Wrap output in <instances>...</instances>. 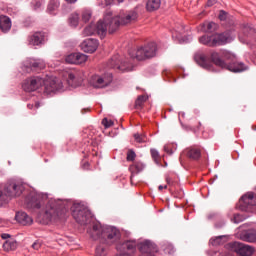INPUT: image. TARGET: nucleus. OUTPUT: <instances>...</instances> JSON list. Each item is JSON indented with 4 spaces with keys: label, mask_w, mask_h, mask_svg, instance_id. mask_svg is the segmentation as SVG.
<instances>
[{
    "label": "nucleus",
    "mask_w": 256,
    "mask_h": 256,
    "mask_svg": "<svg viewBox=\"0 0 256 256\" xmlns=\"http://www.w3.org/2000/svg\"><path fill=\"white\" fill-rule=\"evenodd\" d=\"M71 209L72 216L79 225H89L91 219H93V214L91 210L83 204H71L67 200H53L48 201L46 210L44 213L45 223L51 221H56V219H61L65 213Z\"/></svg>",
    "instance_id": "f257e3e1"
},
{
    "label": "nucleus",
    "mask_w": 256,
    "mask_h": 256,
    "mask_svg": "<svg viewBox=\"0 0 256 256\" xmlns=\"http://www.w3.org/2000/svg\"><path fill=\"white\" fill-rule=\"evenodd\" d=\"M194 59L203 69H211L213 64L221 69H227L232 73H241L247 71V66L242 62H237V57L227 50H220L219 52L212 50L209 55L205 53H197Z\"/></svg>",
    "instance_id": "f03ea898"
},
{
    "label": "nucleus",
    "mask_w": 256,
    "mask_h": 256,
    "mask_svg": "<svg viewBox=\"0 0 256 256\" xmlns=\"http://www.w3.org/2000/svg\"><path fill=\"white\" fill-rule=\"evenodd\" d=\"M40 87H44V93L49 95L51 93H55V91L62 89L63 84L59 81V78L50 77L46 80H43L39 76H34L31 78H27L23 84L22 89L27 93H31L33 91H37Z\"/></svg>",
    "instance_id": "7ed1b4c3"
},
{
    "label": "nucleus",
    "mask_w": 256,
    "mask_h": 256,
    "mask_svg": "<svg viewBox=\"0 0 256 256\" xmlns=\"http://www.w3.org/2000/svg\"><path fill=\"white\" fill-rule=\"evenodd\" d=\"M90 236L92 239H100L102 243L107 245H113V243H119L121 240V232L119 229L113 226L103 227L100 224H94L92 230H90Z\"/></svg>",
    "instance_id": "20e7f679"
},
{
    "label": "nucleus",
    "mask_w": 256,
    "mask_h": 256,
    "mask_svg": "<svg viewBox=\"0 0 256 256\" xmlns=\"http://www.w3.org/2000/svg\"><path fill=\"white\" fill-rule=\"evenodd\" d=\"M111 15V13H108L104 17V20L108 23V32L110 34L115 33L120 25H131V23H137V19H139V13L135 10L128 11L115 17H111Z\"/></svg>",
    "instance_id": "39448f33"
},
{
    "label": "nucleus",
    "mask_w": 256,
    "mask_h": 256,
    "mask_svg": "<svg viewBox=\"0 0 256 256\" xmlns=\"http://www.w3.org/2000/svg\"><path fill=\"white\" fill-rule=\"evenodd\" d=\"M157 55V44L150 42L145 46L138 48L135 52L130 53L132 59L137 61H145V59H153Z\"/></svg>",
    "instance_id": "423d86ee"
},
{
    "label": "nucleus",
    "mask_w": 256,
    "mask_h": 256,
    "mask_svg": "<svg viewBox=\"0 0 256 256\" xmlns=\"http://www.w3.org/2000/svg\"><path fill=\"white\" fill-rule=\"evenodd\" d=\"M62 84V88L58 89V91H62L67 87H71L72 89H77V87H81L83 85V77L80 73L77 72H65L63 74V81L58 79Z\"/></svg>",
    "instance_id": "0eeeda50"
},
{
    "label": "nucleus",
    "mask_w": 256,
    "mask_h": 256,
    "mask_svg": "<svg viewBox=\"0 0 256 256\" xmlns=\"http://www.w3.org/2000/svg\"><path fill=\"white\" fill-rule=\"evenodd\" d=\"M108 69H114L118 72L133 71V63L129 58L121 59L120 55H115L107 64Z\"/></svg>",
    "instance_id": "6e6552de"
},
{
    "label": "nucleus",
    "mask_w": 256,
    "mask_h": 256,
    "mask_svg": "<svg viewBox=\"0 0 256 256\" xmlns=\"http://www.w3.org/2000/svg\"><path fill=\"white\" fill-rule=\"evenodd\" d=\"M23 191H25V186L22 183L12 182L4 188V191L0 190V201H7L9 197H19Z\"/></svg>",
    "instance_id": "1a4fd4ad"
},
{
    "label": "nucleus",
    "mask_w": 256,
    "mask_h": 256,
    "mask_svg": "<svg viewBox=\"0 0 256 256\" xmlns=\"http://www.w3.org/2000/svg\"><path fill=\"white\" fill-rule=\"evenodd\" d=\"M109 31V23L104 19L103 21H98V23L91 24L84 29V35H99L101 39L107 35Z\"/></svg>",
    "instance_id": "9d476101"
},
{
    "label": "nucleus",
    "mask_w": 256,
    "mask_h": 256,
    "mask_svg": "<svg viewBox=\"0 0 256 256\" xmlns=\"http://www.w3.org/2000/svg\"><path fill=\"white\" fill-rule=\"evenodd\" d=\"M45 199H47L46 195L37 192H31L26 197V206L29 209H41Z\"/></svg>",
    "instance_id": "9b49d317"
},
{
    "label": "nucleus",
    "mask_w": 256,
    "mask_h": 256,
    "mask_svg": "<svg viewBox=\"0 0 256 256\" xmlns=\"http://www.w3.org/2000/svg\"><path fill=\"white\" fill-rule=\"evenodd\" d=\"M111 81H113V75L104 74L102 76L94 75L90 79V85H93L96 89H103L107 87Z\"/></svg>",
    "instance_id": "f8f14e48"
},
{
    "label": "nucleus",
    "mask_w": 256,
    "mask_h": 256,
    "mask_svg": "<svg viewBox=\"0 0 256 256\" xmlns=\"http://www.w3.org/2000/svg\"><path fill=\"white\" fill-rule=\"evenodd\" d=\"M140 256H159V250L155 243L146 240L139 246Z\"/></svg>",
    "instance_id": "ddd939ff"
},
{
    "label": "nucleus",
    "mask_w": 256,
    "mask_h": 256,
    "mask_svg": "<svg viewBox=\"0 0 256 256\" xmlns=\"http://www.w3.org/2000/svg\"><path fill=\"white\" fill-rule=\"evenodd\" d=\"M256 205V194L253 192L247 193L240 199L241 211H251V207Z\"/></svg>",
    "instance_id": "4468645a"
},
{
    "label": "nucleus",
    "mask_w": 256,
    "mask_h": 256,
    "mask_svg": "<svg viewBox=\"0 0 256 256\" xmlns=\"http://www.w3.org/2000/svg\"><path fill=\"white\" fill-rule=\"evenodd\" d=\"M230 247L232 251H235L236 253H238V255H241V256L253 255V251H254L253 247L249 245H245L241 242H233L230 244Z\"/></svg>",
    "instance_id": "2eb2a0df"
},
{
    "label": "nucleus",
    "mask_w": 256,
    "mask_h": 256,
    "mask_svg": "<svg viewBox=\"0 0 256 256\" xmlns=\"http://www.w3.org/2000/svg\"><path fill=\"white\" fill-rule=\"evenodd\" d=\"M99 47V42L97 39L89 38L83 41L81 44V49L84 53H95Z\"/></svg>",
    "instance_id": "dca6fc26"
},
{
    "label": "nucleus",
    "mask_w": 256,
    "mask_h": 256,
    "mask_svg": "<svg viewBox=\"0 0 256 256\" xmlns=\"http://www.w3.org/2000/svg\"><path fill=\"white\" fill-rule=\"evenodd\" d=\"M15 219L20 225H31L33 223V218L28 216L25 212L16 213Z\"/></svg>",
    "instance_id": "f3484780"
},
{
    "label": "nucleus",
    "mask_w": 256,
    "mask_h": 256,
    "mask_svg": "<svg viewBox=\"0 0 256 256\" xmlns=\"http://www.w3.org/2000/svg\"><path fill=\"white\" fill-rule=\"evenodd\" d=\"M11 18L8 16H0V29L2 33H8V31H11Z\"/></svg>",
    "instance_id": "a211bd4d"
},
{
    "label": "nucleus",
    "mask_w": 256,
    "mask_h": 256,
    "mask_svg": "<svg viewBox=\"0 0 256 256\" xmlns=\"http://www.w3.org/2000/svg\"><path fill=\"white\" fill-rule=\"evenodd\" d=\"M229 32H224L222 34H216L214 36V47H217V45H225L229 41Z\"/></svg>",
    "instance_id": "6ab92c4d"
},
{
    "label": "nucleus",
    "mask_w": 256,
    "mask_h": 256,
    "mask_svg": "<svg viewBox=\"0 0 256 256\" xmlns=\"http://www.w3.org/2000/svg\"><path fill=\"white\" fill-rule=\"evenodd\" d=\"M27 67H29L31 71H41L42 69H45L46 64L43 60H32Z\"/></svg>",
    "instance_id": "aec40b11"
},
{
    "label": "nucleus",
    "mask_w": 256,
    "mask_h": 256,
    "mask_svg": "<svg viewBox=\"0 0 256 256\" xmlns=\"http://www.w3.org/2000/svg\"><path fill=\"white\" fill-rule=\"evenodd\" d=\"M44 35L41 32H36L29 37L28 41L30 45H41L43 43Z\"/></svg>",
    "instance_id": "412c9836"
},
{
    "label": "nucleus",
    "mask_w": 256,
    "mask_h": 256,
    "mask_svg": "<svg viewBox=\"0 0 256 256\" xmlns=\"http://www.w3.org/2000/svg\"><path fill=\"white\" fill-rule=\"evenodd\" d=\"M17 247H19V243H17L14 239L6 240L3 244V249L7 253H9L10 251H16Z\"/></svg>",
    "instance_id": "4be33fe9"
},
{
    "label": "nucleus",
    "mask_w": 256,
    "mask_h": 256,
    "mask_svg": "<svg viewBox=\"0 0 256 256\" xmlns=\"http://www.w3.org/2000/svg\"><path fill=\"white\" fill-rule=\"evenodd\" d=\"M184 154L187 155L189 159H193L194 161H196L197 159H199V157H201V150L196 148H188L184 151Z\"/></svg>",
    "instance_id": "5701e85b"
},
{
    "label": "nucleus",
    "mask_w": 256,
    "mask_h": 256,
    "mask_svg": "<svg viewBox=\"0 0 256 256\" xmlns=\"http://www.w3.org/2000/svg\"><path fill=\"white\" fill-rule=\"evenodd\" d=\"M199 43L202 45H207L208 47H215L214 36H201L199 38Z\"/></svg>",
    "instance_id": "b1692460"
},
{
    "label": "nucleus",
    "mask_w": 256,
    "mask_h": 256,
    "mask_svg": "<svg viewBox=\"0 0 256 256\" xmlns=\"http://www.w3.org/2000/svg\"><path fill=\"white\" fill-rule=\"evenodd\" d=\"M161 7V0H148L146 3L147 11H157Z\"/></svg>",
    "instance_id": "393cba45"
},
{
    "label": "nucleus",
    "mask_w": 256,
    "mask_h": 256,
    "mask_svg": "<svg viewBox=\"0 0 256 256\" xmlns=\"http://www.w3.org/2000/svg\"><path fill=\"white\" fill-rule=\"evenodd\" d=\"M242 239H243V241H247L248 243H255V241H256L255 230H249V231L245 232L242 235Z\"/></svg>",
    "instance_id": "a878e982"
},
{
    "label": "nucleus",
    "mask_w": 256,
    "mask_h": 256,
    "mask_svg": "<svg viewBox=\"0 0 256 256\" xmlns=\"http://www.w3.org/2000/svg\"><path fill=\"white\" fill-rule=\"evenodd\" d=\"M59 5H61L59 0H50L47 8L48 13H55L59 9Z\"/></svg>",
    "instance_id": "bb28decb"
},
{
    "label": "nucleus",
    "mask_w": 256,
    "mask_h": 256,
    "mask_svg": "<svg viewBox=\"0 0 256 256\" xmlns=\"http://www.w3.org/2000/svg\"><path fill=\"white\" fill-rule=\"evenodd\" d=\"M69 23L72 27H77L79 25V14H77V12L70 15Z\"/></svg>",
    "instance_id": "cd10ccee"
},
{
    "label": "nucleus",
    "mask_w": 256,
    "mask_h": 256,
    "mask_svg": "<svg viewBox=\"0 0 256 256\" xmlns=\"http://www.w3.org/2000/svg\"><path fill=\"white\" fill-rule=\"evenodd\" d=\"M217 27V23H206L204 24V31H206V33H213L214 31H217Z\"/></svg>",
    "instance_id": "c85d7f7f"
},
{
    "label": "nucleus",
    "mask_w": 256,
    "mask_h": 256,
    "mask_svg": "<svg viewBox=\"0 0 256 256\" xmlns=\"http://www.w3.org/2000/svg\"><path fill=\"white\" fill-rule=\"evenodd\" d=\"M145 169V165L141 162H135L134 165L131 166V171L133 173H141Z\"/></svg>",
    "instance_id": "c756f323"
},
{
    "label": "nucleus",
    "mask_w": 256,
    "mask_h": 256,
    "mask_svg": "<svg viewBox=\"0 0 256 256\" xmlns=\"http://www.w3.org/2000/svg\"><path fill=\"white\" fill-rule=\"evenodd\" d=\"M87 61V55L77 52L76 53V65H81V63H85Z\"/></svg>",
    "instance_id": "7c9ffc66"
},
{
    "label": "nucleus",
    "mask_w": 256,
    "mask_h": 256,
    "mask_svg": "<svg viewBox=\"0 0 256 256\" xmlns=\"http://www.w3.org/2000/svg\"><path fill=\"white\" fill-rule=\"evenodd\" d=\"M147 101V97L144 95H140L138 96L136 102H135V107L137 109H141V107H143V103H145Z\"/></svg>",
    "instance_id": "2f4dec72"
},
{
    "label": "nucleus",
    "mask_w": 256,
    "mask_h": 256,
    "mask_svg": "<svg viewBox=\"0 0 256 256\" xmlns=\"http://www.w3.org/2000/svg\"><path fill=\"white\" fill-rule=\"evenodd\" d=\"M96 255L97 256H105L107 255V247H105V245H98L96 247Z\"/></svg>",
    "instance_id": "473e14b6"
},
{
    "label": "nucleus",
    "mask_w": 256,
    "mask_h": 256,
    "mask_svg": "<svg viewBox=\"0 0 256 256\" xmlns=\"http://www.w3.org/2000/svg\"><path fill=\"white\" fill-rule=\"evenodd\" d=\"M150 153H151V157H152L153 161H155V163H157V165H159V162L161 161V156L159 155V151H157L155 149H151Z\"/></svg>",
    "instance_id": "72a5a7b5"
},
{
    "label": "nucleus",
    "mask_w": 256,
    "mask_h": 256,
    "mask_svg": "<svg viewBox=\"0 0 256 256\" xmlns=\"http://www.w3.org/2000/svg\"><path fill=\"white\" fill-rule=\"evenodd\" d=\"M76 57H77V53H72V54L66 56L65 61H66V63L76 65Z\"/></svg>",
    "instance_id": "f704fd0d"
},
{
    "label": "nucleus",
    "mask_w": 256,
    "mask_h": 256,
    "mask_svg": "<svg viewBox=\"0 0 256 256\" xmlns=\"http://www.w3.org/2000/svg\"><path fill=\"white\" fill-rule=\"evenodd\" d=\"M134 139L136 143H145V141H147V136L143 134H134Z\"/></svg>",
    "instance_id": "c9c22d12"
},
{
    "label": "nucleus",
    "mask_w": 256,
    "mask_h": 256,
    "mask_svg": "<svg viewBox=\"0 0 256 256\" xmlns=\"http://www.w3.org/2000/svg\"><path fill=\"white\" fill-rule=\"evenodd\" d=\"M225 238V236H218L216 238H212L210 240L211 245L217 246V245H221V243H223V239Z\"/></svg>",
    "instance_id": "e433bc0d"
},
{
    "label": "nucleus",
    "mask_w": 256,
    "mask_h": 256,
    "mask_svg": "<svg viewBox=\"0 0 256 256\" xmlns=\"http://www.w3.org/2000/svg\"><path fill=\"white\" fill-rule=\"evenodd\" d=\"M232 221L233 223H241V221H245V217L241 214H234Z\"/></svg>",
    "instance_id": "4c0bfd02"
},
{
    "label": "nucleus",
    "mask_w": 256,
    "mask_h": 256,
    "mask_svg": "<svg viewBox=\"0 0 256 256\" xmlns=\"http://www.w3.org/2000/svg\"><path fill=\"white\" fill-rule=\"evenodd\" d=\"M89 19H91V11L86 10L82 13V21H84V23H87Z\"/></svg>",
    "instance_id": "58836bf2"
},
{
    "label": "nucleus",
    "mask_w": 256,
    "mask_h": 256,
    "mask_svg": "<svg viewBox=\"0 0 256 256\" xmlns=\"http://www.w3.org/2000/svg\"><path fill=\"white\" fill-rule=\"evenodd\" d=\"M102 125H104L105 129H109V127H113L114 122H113V120H109L107 118H104L102 120Z\"/></svg>",
    "instance_id": "ea45409f"
},
{
    "label": "nucleus",
    "mask_w": 256,
    "mask_h": 256,
    "mask_svg": "<svg viewBox=\"0 0 256 256\" xmlns=\"http://www.w3.org/2000/svg\"><path fill=\"white\" fill-rule=\"evenodd\" d=\"M41 247H43V242L41 240H36L32 244V249H34V251H39V249H41Z\"/></svg>",
    "instance_id": "a19ab883"
},
{
    "label": "nucleus",
    "mask_w": 256,
    "mask_h": 256,
    "mask_svg": "<svg viewBox=\"0 0 256 256\" xmlns=\"http://www.w3.org/2000/svg\"><path fill=\"white\" fill-rule=\"evenodd\" d=\"M164 253H168V255H173V253H175V248H173V245L168 244L164 248Z\"/></svg>",
    "instance_id": "79ce46f5"
},
{
    "label": "nucleus",
    "mask_w": 256,
    "mask_h": 256,
    "mask_svg": "<svg viewBox=\"0 0 256 256\" xmlns=\"http://www.w3.org/2000/svg\"><path fill=\"white\" fill-rule=\"evenodd\" d=\"M135 157H137V155L133 150L127 152V161H135Z\"/></svg>",
    "instance_id": "37998d69"
},
{
    "label": "nucleus",
    "mask_w": 256,
    "mask_h": 256,
    "mask_svg": "<svg viewBox=\"0 0 256 256\" xmlns=\"http://www.w3.org/2000/svg\"><path fill=\"white\" fill-rule=\"evenodd\" d=\"M219 19L220 21H225L227 19V12L221 10L219 13Z\"/></svg>",
    "instance_id": "c03bdc74"
},
{
    "label": "nucleus",
    "mask_w": 256,
    "mask_h": 256,
    "mask_svg": "<svg viewBox=\"0 0 256 256\" xmlns=\"http://www.w3.org/2000/svg\"><path fill=\"white\" fill-rule=\"evenodd\" d=\"M0 237H1L2 239H11V235H10V234H7V233H2V234L0 235Z\"/></svg>",
    "instance_id": "a18cd8bd"
},
{
    "label": "nucleus",
    "mask_w": 256,
    "mask_h": 256,
    "mask_svg": "<svg viewBox=\"0 0 256 256\" xmlns=\"http://www.w3.org/2000/svg\"><path fill=\"white\" fill-rule=\"evenodd\" d=\"M217 3V0H208L207 5L208 7H213Z\"/></svg>",
    "instance_id": "49530a36"
},
{
    "label": "nucleus",
    "mask_w": 256,
    "mask_h": 256,
    "mask_svg": "<svg viewBox=\"0 0 256 256\" xmlns=\"http://www.w3.org/2000/svg\"><path fill=\"white\" fill-rule=\"evenodd\" d=\"M115 0H105V5H106V7H109V5H113V2H114Z\"/></svg>",
    "instance_id": "de8ad7c7"
},
{
    "label": "nucleus",
    "mask_w": 256,
    "mask_h": 256,
    "mask_svg": "<svg viewBox=\"0 0 256 256\" xmlns=\"http://www.w3.org/2000/svg\"><path fill=\"white\" fill-rule=\"evenodd\" d=\"M166 181H167L168 185H171V183H172L171 176H166Z\"/></svg>",
    "instance_id": "09e8293b"
},
{
    "label": "nucleus",
    "mask_w": 256,
    "mask_h": 256,
    "mask_svg": "<svg viewBox=\"0 0 256 256\" xmlns=\"http://www.w3.org/2000/svg\"><path fill=\"white\" fill-rule=\"evenodd\" d=\"M65 1H66V3H69L70 5L77 3V0H65Z\"/></svg>",
    "instance_id": "8fccbe9b"
},
{
    "label": "nucleus",
    "mask_w": 256,
    "mask_h": 256,
    "mask_svg": "<svg viewBox=\"0 0 256 256\" xmlns=\"http://www.w3.org/2000/svg\"><path fill=\"white\" fill-rule=\"evenodd\" d=\"M164 151H166L170 155H171V153H173L171 150L169 151V147H167V146L164 147Z\"/></svg>",
    "instance_id": "3c124183"
},
{
    "label": "nucleus",
    "mask_w": 256,
    "mask_h": 256,
    "mask_svg": "<svg viewBox=\"0 0 256 256\" xmlns=\"http://www.w3.org/2000/svg\"><path fill=\"white\" fill-rule=\"evenodd\" d=\"M176 32H177V33H183V26L181 27V29L177 28V29H176Z\"/></svg>",
    "instance_id": "603ef678"
},
{
    "label": "nucleus",
    "mask_w": 256,
    "mask_h": 256,
    "mask_svg": "<svg viewBox=\"0 0 256 256\" xmlns=\"http://www.w3.org/2000/svg\"><path fill=\"white\" fill-rule=\"evenodd\" d=\"M40 106H41V104H39V102H36V103H35L36 109H39Z\"/></svg>",
    "instance_id": "864d4df0"
},
{
    "label": "nucleus",
    "mask_w": 256,
    "mask_h": 256,
    "mask_svg": "<svg viewBox=\"0 0 256 256\" xmlns=\"http://www.w3.org/2000/svg\"><path fill=\"white\" fill-rule=\"evenodd\" d=\"M28 109H33V104H28Z\"/></svg>",
    "instance_id": "5fc2aeb1"
},
{
    "label": "nucleus",
    "mask_w": 256,
    "mask_h": 256,
    "mask_svg": "<svg viewBox=\"0 0 256 256\" xmlns=\"http://www.w3.org/2000/svg\"><path fill=\"white\" fill-rule=\"evenodd\" d=\"M118 3H123L125 0H117Z\"/></svg>",
    "instance_id": "6e6d98bb"
},
{
    "label": "nucleus",
    "mask_w": 256,
    "mask_h": 256,
    "mask_svg": "<svg viewBox=\"0 0 256 256\" xmlns=\"http://www.w3.org/2000/svg\"><path fill=\"white\" fill-rule=\"evenodd\" d=\"M85 166H89V163L84 164V167H85Z\"/></svg>",
    "instance_id": "4d7b16f0"
},
{
    "label": "nucleus",
    "mask_w": 256,
    "mask_h": 256,
    "mask_svg": "<svg viewBox=\"0 0 256 256\" xmlns=\"http://www.w3.org/2000/svg\"><path fill=\"white\" fill-rule=\"evenodd\" d=\"M158 190L161 191V186H158Z\"/></svg>",
    "instance_id": "13d9d810"
},
{
    "label": "nucleus",
    "mask_w": 256,
    "mask_h": 256,
    "mask_svg": "<svg viewBox=\"0 0 256 256\" xmlns=\"http://www.w3.org/2000/svg\"><path fill=\"white\" fill-rule=\"evenodd\" d=\"M41 4L40 3H38V7L40 6Z\"/></svg>",
    "instance_id": "bf43d9fd"
}]
</instances>
